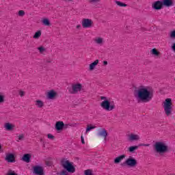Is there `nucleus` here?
<instances>
[{"mask_svg":"<svg viewBox=\"0 0 175 175\" xmlns=\"http://www.w3.org/2000/svg\"><path fill=\"white\" fill-rule=\"evenodd\" d=\"M85 175H92V171L91 170H86L84 171Z\"/></svg>","mask_w":175,"mask_h":175,"instance_id":"30","label":"nucleus"},{"mask_svg":"<svg viewBox=\"0 0 175 175\" xmlns=\"http://www.w3.org/2000/svg\"><path fill=\"white\" fill-rule=\"evenodd\" d=\"M5 160L8 163H14L16 162V156H14V154L8 153L6 154Z\"/></svg>","mask_w":175,"mask_h":175,"instance_id":"7","label":"nucleus"},{"mask_svg":"<svg viewBox=\"0 0 175 175\" xmlns=\"http://www.w3.org/2000/svg\"><path fill=\"white\" fill-rule=\"evenodd\" d=\"M31 154H25L23 155L22 159L24 161V162H27V163H29V161L31 160Z\"/></svg>","mask_w":175,"mask_h":175,"instance_id":"21","label":"nucleus"},{"mask_svg":"<svg viewBox=\"0 0 175 175\" xmlns=\"http://www.w3.org/2000/svg\"><path fill=\"white\" fill-rule=\"evenodd\" d=\"M137 148H139L137 146H130L129 148V152H133L135 151V150H137Z\"/></svg>","mask_w":175,"mask_h":175,"instance_id":"26","label":"nucleus"},{"mask_svg":"<svg viewBox=\"0 0 175 175\" xmlns=\"http://www.w3.org/2000/svg\"><path fill=\"white\" fill-rule=\"evenodd\" d=\"M18 139H19V140H21L22 139H24V135H19Z\"/></svg>","mask_w":175,"mask_h":175,"instance_id":"38","label":"nucleus"},{"mask_svg":"<svg viewBox=\"0 0 175 175\" xmlns=\"http://www.w3.org/2000/svg\"><path fill=\"white\" fill-rule=\"evenodd\" d=\"M24 14H25V12L23 10H20L18 12V16H24Z\"/></svg>","mask_w":175,"mask_h":175,"instance_id":"34","label":"nucleus"},{"mask_svg":"<svg viewBox=\"0 0 175 175\" xmlns=\"http://www.w3.org/2000/svg\"><path fill=\"white\" fill-rule=\"evenodd\" d=\"M4 128H5V129H6V131H12V129H13V128H14V125H13L11 123L8 122L4 124Z\"/></svg>","mask_w":175,"mask_h":175,"instance_id":"20","label":"nucleus"},{"mask_svg":"<svg viewBox=\"0 0 175 175\" xmlns=\"http://www.w3.org/2000/svg\"><path fill=\"white\" fill-rule=\"evenodd\" d=\"M48 139H50L51 140H53L54 139V135H53L51 133H49L47 135Z\"/></svg>","mask_w":175,"mask_h":175,"instance_id":"32","label":"nucleus"},{"mask_svg":"<svg viewBox=\"0 0 175 175\" xmlns=\"http://www.w3.org/2000/svg\"><path fill=\"white\" fill-rule=\"evenodd\" d=\"M163 5L167 6V8L172 6L173 5V0H163Z\"/></svg>","mask_w":175,"mask_h":175,"instance_id":"19","label":"nucleus"},{"mask_svg":"<svg viewBox=\"0 0 175 175\" xmlns=\"http://www.w3.org/2000/svg\"><path fill=\"white\" fill-rule=\"evenodd\" d=\"M139 139H140V137L136 134H130L128 137L129 142H136Z\"/></svg>","mask_w":175,"mask_h":175,"instance_id":"14","label":"nucleus"},{"mask_svg":"<svg viewBox=\"0 0 175 175\" xmlns=\"http://www.w3.org/2000/svg\"><path fill=\"white\" fill-rule=\"evenodd\" d=\"M19 95L20 96H24V95H25V92H24V91H20L19 92Z\"/></svg>","mask_w":175,"mask_h":175,"instance_id":"36","label":"nucleus"},{"mask_svg":"<svg viewBox=\"0 0 175 175\" xmlns=\"http://www.w3.org/2000/svg\"><path fill=\"white\" fill-rule=\"evenodd\" d=\"M77 29H79V28H81V25H78L77 26Z\"/></svg>","mask_w":175,"mask_h":175,"instance_id":"41","label":"nucleus"},{"mask_svg":"<svg viewBox=\"0 0 175 175\" xmlns=\"http://www.w3.org/2000/svg\"><path fill=\"white\" fill-rule=\"evenodd\" d=\"M94 42L96 44H103V38L100 37H96L94 38Z\"/></svg>","mask_w":175,"mask_h":175,"instance_id":"22","label":"nucleus"},{"mask_svg":"<svg viewBox=\"0 0 175 175\" xmlns=\"http://www.w3.org/2000/svg\"><path fill=\"white\" fill-rule=\"evenodd\" d=\"M38 50L41 53V54H43V53H45L46 51V48H44V46H40L38 48Z\"/></svg>","mask_w":175,"mask_h":175,"instance_id":"28","label":"nucleus"},{"mask_svg":"<svg viewBox=\"0 0 175 175\" xmlns=\"http://www.w3.org/2000/svg\"><path fill=\"white\" fill-rule=\"evenodd\" d=\"M170 36L171 38H175V31L171 32Z\"/></svg>","mask_w":175,"mask_h":175,"instance_id":"37","label":"nucleus"},{"mask_svg":"<svg viewBox=\"0 0 175 175\" xmlns=\"http://www.w3.org/2000/svg\"><path fill=\"white\" fill-rule=\"evenodd\" d=\"M59 175H69L68 171L63 170L60 172Z\"/></svg>","mask_w":175,"mask_h":175,"instance_id":"33","label":"nucleus"},{"mask_svg":"<svg viewBox=\"0 0 175 175\" xmlns=\"http://www.w3.org/2000/svg\"><path fill=\"white\" fill-rule=\"evenodd\" d=\"M5 102V96L3 94H0V105Z\"/></svg>","mask_w":175,"mask_h":175,"instance_id":"31","label":"nucleus"},{"mask_svg":"<svg viewBox=\"0 0 175 175\" xmlns=\"http://www.w3.org/2000/svg\"><path fill=\"white\" fill-rule=\"evenodd\" d=\"M101 100H103L100 106L107 111H111V110H114V107H116V105H114L113 102L110 101V99L107 98L106 96H101Z\"/></svg>","mask_w":175,"mask_h":175,"instance_id":"2","label":"nucleus"},{"mask_svg":"<svg viewBox=\"0 0 175 175\" xmlns=\"http://www.w3.org/2000/svg\"><path fill=\"white\" fill-rule=\"evenodd\" d=\"M64 122H57L55 124L56 131H62L64 129Z\"/></svg>","mask_w":175,"mask_h":175,"instance_id":"16","label":"nucleus"},{"mask_svg":"<svg viewBox=\"0 0 175 175\" xmlns=\"http://www.w3.org/2000/svg\"><path fill=\"white\" fill-rule=\"evenodd\" d=\"M72 91L71 92L72 94H76L80 91H81V88H83V86L81 83H75L73 84L72 86Z\"/></svg>","mask_w":175,"mask_h":175,"instance_id":"8","label":"nucleus"},{"mask_svg":"<svg viewBox=\"0 0 175 175\" xmlns=\"http://www.w3.org/2000/svg\"><path fill=\"white\" fill-rule=\"evenodd\" d=\"M34 173L36 175H43L44 173L43 172V168L40 166H36L33 168Z\"/></svg>","mask_w":175,"mask_h":175,"instance_id":"13","label":"nucleus"},{"mask_svg":"<svg viewBox=\"0 0 175 175\" xmlns=\"http://www.w3.org/2000/svg\"><path fill=\"white\" fill-rule=\"evenodd\" d=\"M164 111L166 116L172 114V98H166L163 103Z\"/></svg>","mask_w":175,"mask_h":175,"instance_id":"5","label":"nucleus"},{"mask_svg":"<svg viewBox=\"0 0 175 175\" xmlns=\"http://www.w3.org/2000/svg\"><path fill=\"white\" fill-rule=\"evenodd\" d=\"M82 27L83 28H91L92 27V21L91 19H83L82 21Z\"/></svg>","mask_w":175,"mask_h":175,"instance_id":"10","label":"nucleus"},{"mask_svg":"<svg viewBox=\"0 0 175 175\" xmlns=\"http://www.w3.org/2000/svg\"><path fill=\"white\" fill-rule=\"evenodd\" d=\"M57 92L51 90L47 92L46 98L47 99L53 100V99H55V98H57Z\"/></svg>","mask_w":175,"mask_h":175,"instance_id":"9","label":"nucleus"},{"mask_svg":"<svg viewBox=\"0 0 175 175\" xmlns=\"http://www.w3.org/2000/svg\"><path fill=\"white\" fill-rule=\"evenodd\" d=\"M35 105L36 107H38V109H42V107L44 106V103L42 100H36L35 101Z\"/></svg>","mask_w":175,"mask_h":175,"instance_id":"18","label":"nucleus"},{"mask_svg":"<svg viewBox=\"0 0 175 175\" xmlns=\"http://www.w3.org/2000/svg\"><path fill=\"white\" fill-rule=\"evenodd\" d=\"M103 65H105V66L107 65V61H104L103 62Z\"/></svg>","mask_w":175,"mask_h":175,"instance_id":"42","label":"nucleus"},{"mask_svg":"<svg viewBox=\"0 0 175 175\" xmlns=\"http://www.w3.org/2000/svg\"><path fill=\"white\" fill-rule=\"evenodd\" d=\"M81 141L82 144H85V142L84 141V137L83 135L81 136Z\"/></svg>","mask_w":175,"mask_h":175,"instance_id":"35","label":"nucleus"},{"mask_svg":"<svg viewBox=\"0 0 175 175\" xmlns=\"http://www.w3.org/2000/svg\"><path fill=\"white\" fill-rule=\"evenodd\" d=\"M116 5H118V6H120V8L126 6V4H125L122 2H120V1H116Z\"/></svg>","mask_w":175,"mask_h":175,"instance_id":"29","label":"nucleus"},{"mask_svg":"<svg viewBox=\"0 0 175 175\" xmlns=\"http://www.w3.org/2000/svg\"><path fill=\"white\" fill-rule=\"evenodd\" d=\"M95 128H96V126L95 125H89V126H88V127L86 129L85 133H88V132H91V131H92V129H95Z\"/></svg>","mask_w":175,"mask_h":175,"instance_id":"25","label":"nucleus"},{"mask_svg":"<svg viewBox=\"0 0 175 175\" xmlns=\"http://www.w3.org/2000/svg\"><path fill=\"white\" fill-rule=\"evenodd\" d=\"M98 136L100 137H104V139L106 140L107 137V131L105 129H103L98 133Z\"/></svg>","mask_w":175,"mask_h":175,"instance_id":"15","label":"nucleus"},{"mask_svg":"<svg viewBox=\"0 0 175 175\" xmlns=\"http://www.w3.org/2000/svg\"><path fill=\"white\" fill-rule=\"evenodd\" d=\"M172 49L175 52V43L172 45Z\"/></svg>","mask_w":175,"mask_h":175,"instance_id":"39","label":"nucleus"},{"mask_svg":"<svg viewBox=\"0 0 175 175\" xmlns=\"http://www.w3.org/2000/svg\"><path fill=\"white\" fill-rule=\"evenodd\" d=\"M92 2H99L100 0H90Z\"/></svg>","mask_w":175,"mask_h":175,"instance_id":"40","label":"nucleus"},{"mask_svg":"<svg viewBox=\"0 0 175 175\" xmlns=\"http://www.w3.org/2000/svg\"><path fill=\"white\" fill-rule=\"evenodd\" d=\"M154 96V93L148 86H141L137 90L135 98L141 102H150Z\"/></svg>","mask_w":175,"mask_h":175,"instance_id":"1","label":"nucleus"},{"mask_svg":"<svg viewBox=\"0 0 175 175\" xmlns=\"http://www.w3.org/2000/svg\"><path fill=\"white\" fill-rule=\"evenodd\" d=\"M62 165L68 173H75L76 172V168L73 165V163L69 161L68 160L64 159L62 161Z\"/></svg>","mask_w":175,"mask_h":175,"instance_id":"4","label":"nucleus"},{"mask_svg":"<svg viewBox=\"0 0 175 175\" xmlns=\"http://www.w3.org/2000/svg\"><path fill=\"white\" fill-rule=\"evenodd\" d=\"M98 64H99V59H96L94 62L91 63L89 65V70H90V72H92V70H95L96 66H98Z\"/></svg>","mask_w":175,"mask_h":175,"instance_id":"12","label":"nucleus"},{"mask_svg":"<svg viewBox=\"0 0 175 175\" xmlns=\"http://www.w3.org/2000/svg\"><path fill=\"white\" fill-rule=\"evenodd\" d=\"M151 53L154 57H158V55H159V51H157L156 49H152Z\"/></svg>","mask_w":175,"mask_h":175,"instance_id":"27","label":"nucleus"},{"mask_svg":"<svg viewBox=\"0 0 175 175\" xmlns=\"http://www.w3.org/2000/svg\"><path fill=\"white\" fill-rule=\"evenodd\" d=\"M125 164L126 166H129V167H135V166L137 165V161L134 158L129 157L126 160Z\"/></svg>","mask_w":175,"mask_h":175,"instance_id":"6","label":"nucleus"},{"mask_svg":"<svg viewBox=\"0 0 175 175\" xmlns=\"http://www.w3.org/2000/svg\"><path fill=\"white\" fill-rule=\"evenodd\" d=\"M154 150L159 154H165L169 151V146L164 141H159L154 144Z\"/></svg>","mask_w":175,"mask_h":175,"instance_id":"3","label":"nucleus"},{"mask_svg":"<svg viewBox=\"0 0 175 175\" xmlns=\"http://www.w3.org/2000/svg\"><path fill=\"white\" fill-rule=\"evenodd\" d=\"M126 157L125 154H122L114 159V163H120V162H122L124 158Z\"/></svg>","mask_w":175,"mask_h":175,"instance_id":"17","label":"nucleus"},{"mask_svg":"<svg viewBox=\"0 0 175 175\" xmlns=\"http://www.w3.org/2000/svg\"><path fill=\"white\" fill-rule=\"evenodd\" d=\"M40 36H42V31H38L35 33L33 38V39H39V38H40Z\"/></svg>","mask_w":175,"mask_h":175,"instance_id":"23","label":"nucleus"},{"mask_svg":"<svg viewBox=\"0 0 175 175\" xmlns=\"http://www.w3.org/2000/svg\"><path fill=\"white\" fill-rule=\"evenodd\" d=\"M42 24L44 25H46V27L50 26V21L49 20V18H44L42 19Z\"/></svg>","mask_w":175,"mask_h":175,"instance_id":"24","label":"nucleus"},{"mask_svg":"<svg viewBox=\"0 0 175 175\" xmlns=\"http://www.w3.org/2000/svg\"><path fill=\"white\" fill-rule=\"evenodd\" d=\"M141 146H146L147 147H148V146H150V144H146V145H141Z\"/></svg>","mask_w":175,"mask_h":175,"instance_id":"43","label":"nucleus"},{"mask_svg":"<svg viewBox=\"0 0 175 175\" xmlns=\"http://www.w3.org/2000/svg\"><path fill=\"white\" fill-rule=\"evenodd\" d=\"M162 6H163V3L161 1H157L152 5V8L155 9V10H161V9H162Z\"/></svg>","mask_w":175,"mask_h":175,"instance_id":"11","label":"nucleus"}]
</instances>
